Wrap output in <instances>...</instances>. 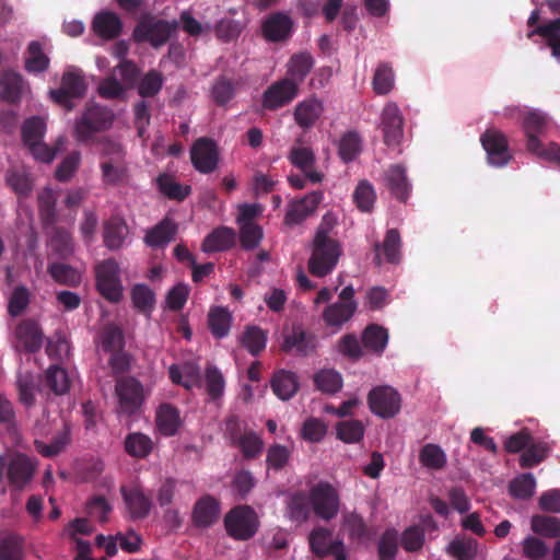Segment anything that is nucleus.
<instances>
[{
    "label": "nucleus",
    "mask_w": 560,
    "mask_h": 560,
    "mask_svg": "<svg viewBox=\"0 0 560 560\" xmlns=\"http://www.w3.org/2000/svg\"><path fill=\"white\" fill-rule=\"evenodd\" d=\"M335 221L329 214H325L316 229L312 241V253L307 262L312 276L324 278L337 266L342 254L340 243L331 236Z\"/></svg>",
    "instance_id": "nucleus-1"
},
{
    "label": "nucleus",
    "mask_w": 560,
    "mask_h": 560,
    "mask_svg": "<svg viewBox=\"0 0 560 560\" xmlns=\"http://www.w3.org/2000/svg\"><path fill=\"white\" fill-rule=\"evenodd\" d=\"M549 125L548 116L540 110H529L523 117V130L528 152L557 163L560 166V145L556 142L544 144L539 136L544 135Z\"/></svg>",
    "instance_id": "nucleus-2"
},
{
    "label": "nucleus",
    "mask_w": 560,
    "mask_h": 560,
    "mask_svg": "<svg viewBox=\"0 0 560 560\" xmlns=\"http://www.w3.org/2000/svg\"><path fill=\"white\" fill-rule=\"evenodd\" d=\"M116 412L119 417L131 418L141 412L148 397L142 383L135 376H119L116 380Z\"/></svg>",
    "instance_id": "nucleus-3"
},
{
    "label": "nucleus",
    "mask_w": 560,
    "mask_h": 560,
    "mask_svg": "<svg viewBox=\"0 0 560 560\" xmlns=\"http://www.w3.org/2000/svg\"><path fill=\"white\" fill-rule=\"evenodd\" d=\"M35 470V464L25 454L0 455V483L7 479L11 491H23L33 480Z\"/></svg>",
    "instance_id": "nucleus-4"
},
{
    "label": "nucleus",
    "mask_w": 560,
    "mask_h": 560,
    "mask_svg": "<svg viewBox=\"0 0 560 560\" xmlns=\"http://www.w3.org/2000/svg\"><path fill=\"white\" fill-rule=\"evenodd\" d=\"M86 90L88 83L82 71L69 69L63 72L60 86L49 91V96L66 112H71L75 107L74 101L83 98Z\"/></svg>",
    "instance_id": "nucleus-5"
},
{
    "label": "nucleus",
    "mask_w": 560,
    "mask_h": 560,
    "mask_svg": "<svg viewBox=\"0 0 560 560\" xmlns=\"http://www.w3.org/2000/svg\"><path fill=\"white\" fill-rule=\"evenodd\" d=\"M312 512L322 521L330 522L340 511V493L328 481L320 480L308 490Z\"/></svg>",
    "instance_id": "nucleus-6"
},
{
    "label": "nucleus",
    "mask_w": 560,
    "mask_h": 560,
    "mask_svg": "<svg viewBox=\"0 0 560 560\" xmlns=\"http://www.w3.org/2000/svg\"><path fill=\"white\" fill-rule=\"evenodd\" d=\"M177 26L176 21L143 16L136 25L132 38L136 43H149L153 48H159L168 42Z\"/></svg>",
    "instance_id": "nucleus-7"
},
{
    "label": "nucleus",
    "mask_w": 560,
    "mask_h": 560,
    "mask_svg": "<svg viewBox=\"0 0 560 560\" xmlns=\"http://www.w3.org/2000/svg\"><path fill=\"white\" fill-rule=\"evenodd\" d=\"M224 527L230 537L235 540L253 538L259 527L256 512L248 505L232 509L224 517Z\"/></svg>",
    "instance_id": "nucleus-8"
},
{
    "label": "nucleus",
    "mask_w": 560,
    "mask_h": 560,
    "mask_svg": "<svg viewBox=\"0 0 560 560\" xmlns=\"http://www.w3.org/2000/svg\"><path fill=\"white\" fill-rule=\"evenodd\" d=\"M283 341L280 346L282 352L296 357L307 358L316 353L317 337L306 330L302 325H293L282 331Z\"/></svg>",
    "instance_id": "nucleus-9"
},
{
    "label": "nucleus",
    "mask_w": 560,
    "mask_h": 560,
    "mask_svg": "<svg viewBox=\"0 0 560 560\" xmlns=\"http://www.w3.org/2000/svg\"><path fill=\"white\" fill-rule=\"evenodd\" d=\"M368 405L371 412L375 416L382 419H390L399 413L401 397L392 386H376L368 395Z\"/></svg>",
    "instance_id": "nucleus-10"
},
{
    "label": "nucleus",
    "mask_w": 560,
    "mask_h": 560,
    "mask_svg": "<svg viewBox=\"0 0 560 560\" xmlns=\"http://www.w3.org/2000/svg\"><path fill=\"white\" fill-rule=\"evenodd\" d=\"M105 128V108L94 102L86 104L82 116L74 126V136L79 142L92 143L95 137Z\"/></svg>",
    "instance_id": "nucleus-11"
},
{
    "label": "nucleus",
    "mask_w": 560,
    "mask_h": 560,
    "mask_svg": "<svg viewBox=\"0 0 560 560\" xmlns=\"http://www.w3.org/2000/svg\"><path fill=\"white\" fill-rule=\"evenodd\" d=\"M125 343L122 330L107 323V352H110L108 363L114 374H125L131 369L133 357L125 351Z\"/></svg>",
    "instance_id": "nucleus-12"
},
{
    "label": "nucleus",
    "mask_w": 560,
    "mask_h": 560,
    "mask_svg": "<svg viewBox=\"0 0 560 560\" xmlns=\"http://www.w3.org/2000/svg\"><path fill=\"white\" fill-rule=\"evenodd\" d=\"M295 28V23L289 13L276 11L268 14L261 22L260 32L267 43L288 42Z\"/></svg>",
    "instance_id": "nucleus-13"
},
{
    "label": "nucleus",
    "mask_w": 560,
    "mask_h": 560,
    "mask_svg": "<svg viewBox=\"0 0 560 560\" xmlns=\"http://www.w3.org/2000/svg\"><path fill=\"white\" fill-rule=\"evenodd\" d=\"M300 88L285 77L270 84L264 92L261 105L267 110H277L289 105L299 95Z\"/></svg>",
    "instance_id": "nucleus-14"
},
{
    "label": "nucleus",
    "mask_w": 560,
    "mask_h": 560,
    "mask_svg": "<svg viewBox=\"0 0 560 560\" xmlns=\"http://www.w3.org/2000/svg\"><path fill=\"white\" fill-rule=\"evenodd\" d=\"M480 142L487 152L488 162L492 166L502 167L512 160L509 141L500 130L494 128L487 129L480 136Z\"/></svg>",
    "instance_id": "nucleus-15"
},
{
    "label": "nucleus",
    "mask_w": 560,
    "mask_h": 560,
    "mask_svg": "<svg viewBox=\"0 0 560 560\" xmlns=\"http://www.w3.org/2000/svg\"><path fill=\"white\" fill-rule=\"evenodd\" d=\"M140 74L139 68L130 60H121L112 75H107V98H116L135 86Z\"/></svg>",
    "instance_id": "nucleus-16"
},
{
    "label": "nucleus",
    "mask_w": 560,
    "mask_h": 560,
    "mask_svg": "<svg viewBox=\"0 0 560 560\" xmlns=\"http://www.w3.org/2000/svg\"><path fill=\"white\" fill-rule=\"evenodd\" d=\"M404 116L394 102H388L381 114V128L384 135V142L388 147L399 145L404 137Z\"/></svg>",
    "instance_id": "nucleus-17"
},
{
    "label": "nucleus",
    "mask_w": 560,
    "mask_h": 560,
    "mask_svg": "<svg viewBox=\"0 0 560 560\" xmlns=\"http://www.w3.org/2000/svg\"><path fill=\"white\" fill-rule=\"evenodd\" d=\"M323 199V191L314 190L300 199L292 200L288 205L283 220L284 224L289 226L301 224L306 218L315 213Z\"/></svg>",
    "instance_id": "nucleus-18"
},
{
    "label": "nucleus",
    "mask_w": 560,
    "mask_h": 560,
    "mask_svg": "<svg viewBox=\"0 0 560 560\" xmlns=\"http://www.w3.org/2000/svg\"><path fill=\"white\" fill-rule=\"evenodd\" d=\"M190 158L194 167L202 173L209 174L213 172L219 162V152L215 142L210 138H199L195 141Z\"/></svg>",
    "instance_id": "nucleus-19"
},
{
    "label": "nucleus",
    "mask_w": 560,
    "mask_h": 560,
    "mask_svg": "<svg viewBox=\"0 0 560 560\" xmlns=\"http://www.w3.org/2000/svg\"><path fill=\"white\" fill-rule=\"evenodd\" d=\"M16 349L36 353L44 342V332L34 319H24L15 328Z\"/></svg>",
    "instance_id": "nucleus-20"
},
{
    "label": "nucleus",
    "mask_w": 560,
    "mask_h": 560,
    "mask_svg": "<svg viewBox=\"0 0 560 560\" xmlns=\"http://www.w3.org/2000/svg\"><path fill=\"white\" fill-rule=\"evenodd\" d=\"M3 54L0 51V65ZM25 81L21 73L13 69H4L0 74V100L16 105L21 102L25 89Z\"/></svg>",
    "instance_id": "nucleus-21"
},
{
    "label": "nucleus",
    "mask_w": 560,
    "mask_h": 560,
    "mask_svg": "<svg viewBox=\"0 0 560 560\" xmlns=\"http://www.w3.org/2000/svg\"><path fill=\"white\" fill-rule=\"evenodd\" d=\"M384 185L390 195L399 200L406 202L410 196L411 184L407 177L406 168L400 164L389 165L384 172Z\"/></svg>",
    "instance_id": "nucleus-22"
},
{
    "label": "nucleus",
    "mask_w": 560,
    "mask_h": 560,
    "mask_svg": "<svg viewBox=\"0 0 560 560\" xmlns=\"http://www.w3.org/2000/svg\"><path fill=\"white\" fill-rule=\"evenodd\" d=\"M128 179L129 173L121 145L107 139V183L125 184Z\"/></svg>",
    "instance_id": "nucleus-23"
},
{
    "label": "nucleus",
    "mask_w": 560,
    "mask_h": 560,
    "mask_svg": "<svg viewBox=\"0 0 560 560\" xmlns=\"http://www.w3.org/2000/svg\"><path fill=\"white\" fill-rule=\"evenodd\" d=\"M288 160L293 166L301 170L311 183L317 184L323 180L324 174L314 168L316 158L311 148L292 147Z\"/></svg>",
    "instance_id": "nucleus-24"
},
{
    "label": "nucleus",
    "mask_w": 560,
    "mask_h": 560,
    "mask_svg": "<svg viewBox=\"0 0 560 560\" xmlns=\"http://www.w3.org/2000/svg\"><path fill=\"white\" fill-rule=\"evenodd\" d=\"M270 386L275 395L281 400L291 399L300 388L298 375L284 369L273 373Z\"/></svg>",
    "instance_id": "nucleus-25"
},
{
    "label": "nucleus",
    "mask_w": 560,
    "mask_h": 560,
    "mask_svg": "<svg viewBox=\"0 0 560 560\" xmlns=\"http://www.w3.org/2000/svg\"><path fill=\"white\" fill-rule=\"evenodd\" d=\"M219 502L207 494L199 499L192 510V522L197 527H210L219 517Z\"/></svg>",
    "instance_id": "nucleus-26"
},
{
    "label": "nucleus",
    "mask_w": 560,
    "mask_h": 560,
    "mask_svg": "<svg viewBox=\"0 0 560 560\" xmlns=\"http://www.w3.org/2000/svg\"><path fill=\"white\" fill-rule=\"evenodd\" d=\"M235 242V231L232 228L220 226L206 236L201 248L205 253L224 252L232 248Z\"/></svg>",
    "instance_id": "nucleus-27"
},
{
    "label": "nucleus",
    "mask_w": 560,
    "mask_h": 560,
    "mask_svg": "<svg viewBox=\"0 0 560 560\" xmlns=\"http://www.w3.org/2000/svg\"><path fill=\"white\" fill-rule=\"evenodd\" d=\"M121 493L132 518H144L152 508L151 499L138 488L121 487Z\"/></svg>",
    "instance_id": "nucleus-28"
},
{
    "label": "nucleus",
    "mask_w": 560,
    "mask_h": 560,
    "mask_svg": "<svg viewBox=\"0 0 560 560\" xmlns=\"http://www.w3.org/2000/svg\"><path fill=\"white\" fill-rule=\"evenodd\" d=\"M176 233L177 224L166 217L147 231L144 243L153 248L164 247L174 240Z\"/></svg>",
    "instance_id": "nucleus-29"
},
{
    "label": "nucleus",
    "mask_w": 560,
    "mask_h": 560,
    "mask_svg": "<svg viewBox=\"0 0 560 560\" xmlns=\"http://www.w3.org/2000/svg\"><path fill=\"white\" fill-rule=\"evenodd\" d=\"M445 551L455 560H474L479 551V542L470 536L457 535L448 542Z\"/></svg>",
    "instance_id": "nucleus-30"
},
{
    "label": "nucleus",
    "mask_w": 560,
    "mask_h": 560,
    "mask_svg": "<svg viewBox=\"0 0 560 560\" xmlns=\"http://www.w3.org/2000/svg\"><path fill=\"white\" fill-rule=\"evenodd\" d=\"M42 382L40 375L30 371H19L16 375V388L20 401L26 406L32 407L35 404V395L39 389Z\"/></svg>",
    "instance_id": "nucleus-31"
},
{
    "label": "nucleus",
    "mask_w": 560,
    "mask_h": 560,
    "mask_svg": "<svg viewBox=\"0 0 560 560\" xmlns=\"http://www.w3.org/2000/svg\"><path fill=\"white\" fill-rule=\"evenodd\" d=\"M324 112V105L318 98H307L298 104L294 110V119L303 129L315 125Z\"/></svg>",
    "instance_id": "nucleus-32"
},
{
    "label": "nucleus",
    "mask_w": 560,
    "mask_h": 560,
    "mask_svg": "<svg viewBox=\"0 0 560 560\" xmlns=\"http://www.w3.org/2000/svg\"><path fill=\"white\" fill-rule=\"evenodd\" d=\"M341 529L347 533L349 540L362 541L370 537V528L363 516L355 511H346L341 516Z\"/></svg>",
    "instance_id": "nucleus-33"
},
{
    "label": "nucleus",
    "mask_w": 560,
    "mask_h": 560,
    "mask_svg": "<svg viewBox=\"0 0 560 560\" xmlns=\"http://www.w3.org/2000/svg\"><path fill=\"white\" fill-rule=\"evenodd\" d=\"M129 235V226L122 217L113 214L107 220V249L116 250L122 248L128 242Z\"/></svg>",
    "instance_id": "nucleus-34"
},
{
    "label": "nucleus",
    "mask_w": 560,
    "mask_h": 560,
    "mask_svg": "<svg viewBox=\"0 0 560 560\" xmlns=\"http://www.w3.org/2000/svg\"><path fill=\"white\" fill-rule=\"evenodd\" d=\"M156 427L164 436H173L180 425L178 409L171 404H162L155 416Z\"/></svg>",
    "instance_id": "nucleus-35"
},
{
    "label": "nucleus",
    "mask_w": 560,
    "mask_h": 560,
    "mask_svg": "<svg viewBox=\"0 0 560 560\" xmlns=\"http://www.w3.org/2000/svg\"><path fill=\"white\" fill-rule=\"evenodd\" d=\"M311 511L310 494L305 491H295L288 498L287 514L292 522L298 524L306 522Z\"/></svg>",
    "instance_id": "nucleus-36"
},
{
    "label": "nucleus",
    "mask_w": 560,
    "mask_h": 560,
    "mask_svg": "<svg viewBox=\"0 0 560 560\" xmlns=\"http://www.w3.org/2000/svg\"><path fill=\"white\" fill-rule=\"evenodd\" d=\"M141 544V537L133 530L107 535V558L115 556L118 547L128 553H135L139 551Z\"/></svg>",
    "instance_id": "nucleus-37"
},
{
    "label": "nucleus",
    "mask_w": 560,
    "mask_h": 560,
    "mask_svg": "<svg viewBox=\"0 0 560 560\" xmlns=\"http://www.w3.org/2000/svg\"><path fill=\"white\" fill-rule=\"evenodd\" d=\"M388 342V331L386 328L370 324L362 332V346L369 352L381 355Z\"/></svg>",
    "instance_id": "nucleus-38"
},
{
    "label": "nucleus",
    "mask_w": 560,
    "mask_h": 560,
    "mask_svg": "<svg viewBox=\"0 0 560 560\" xmlns=\"http://www.w3.org/2000/svg\"><path fill=\"white\" fill-rule=\"evenodd\" d=\"M400 247L401 240L399 232L396 229H390L386 232L384 242L382 245L375 244V262L381 265L380 250L383 249L385 260L389 264H398L400 261Z\"/></svg>",
    "instance_id": "nucleus-39"
},
{
    "label": "nucleus",
    "mask_w": 560,
    "mask_h": 560,
    "mask_svg": "<svg viewBox=\"0 0 560 560\" xmlns=\"http://www.w3.org/2000/svg\"><path fill=\"white\" fill-rule=\"evenodd\" d=\"M314 63V58L310 52L303 51L294 54L288 61V71L285 78L294 80L300 88V84L305 80L307 74L313 69Z\"/></svg>",
    "instance_id": "nucleus-40"
},
{
    "label": "nucleus",
    "mask_w": 560,
    "mask_h": 560,
    "mask_svg": "<svg viewBox=\"0 0 560 560\" xmlns=\"http://www.w3.org/2000/svg\"><path fill=\"white\" fill-rule=\"evenodd\" d=\"M551 446L548 442L536 441L534 438L532 442L525 447L520 456L518 464L521 468H532L544 462L549 453Z\"/></svg>",
    "instance_id": "nucleus-41"
},
{
    "label": "nucleus",
    "mask_w": 560,
    "mask_h": 560,
    "mask_svg": "<svg viewBox=\"0 0 560 560\" xmlns=\"http://www.w3.org/2000/svg\"><path fill=\"white\" fill-rule=\"evenodd\" d=\"M50 59L38 40H32L26 50L24 68L28 73L38 74L49 68Z\"/></svg>",
    "instance_id": "nucleus-42"
},
{
    "label": "nucleus",
    "mask_w": 560,
    "mask_h": 560,
    "mask_svg": "<svg viewBox=\"0 0 560 560\" xmlns=\"http://www.w3.org/2000/svg\"><path fill=\"white\" fill-rule=\"evenodd\" d=\"M357 307V303L336 302L324 310L323 318L327 326L340 327L353 316Z\"/></svg>",
    "instance_id": "nucleus-43"
},
{
    "label": "nucleus",
    "mask_w": 560,
    "mask_h": 560,
    "mask_svg": "<svg viewBox=\"0 0 560 560\" xmlns=\"http://www.w3.org/2000/svg\"><path fill=\"white\" fill-rule=\"evenodd\" d=\"M231 324L232 315L226 308L215 306L210 310L208 314V326L215 338L222 339L226 337L230 332Z\"/></svg>",
    "instance_id": "nucleus-44"
},
{
    "label": "nucleus",
    "mask_w": 560,
    "mask_h": 560,
    "mask_svg": "<svg viewBox=\"0 0 560 560\" xmlns=\"http://www.w3.org/2000/svg\"><path fill=\"white\" fill-rule=\"evenodd\" d=\"M47 271L54 281L61 285L77 288L81 283L80 272L68 264L51 262Z\"/></svg>",
    "instance_id": "nucleus-45"
},
{
    "label": "nucleus",
    "mask_w": 560,
    "mask_h": 560,
    "mask_svg": "<svg viewBox=\"0 0 560 560\" xmlns=\"http://www.w3.org/2000/svg\"><path fill=\"white\" fill-rule=\"evenodd\" d=\"M153 450V441L147 434L129 433L125 439V451L135 458H147Z\"/></svg>",
    "instance_id": "nucleus-46"
},
{
    "label": "nucleus",
    "mask_w": 560,
    "mask_h": 560,
    "mask_svg": "<svg viewBox=\"0 0 560 560\" xmlns=\"http://www.w3.org/2000/svg\"><path fill=\"white\" fill-rule=\"evenodd\" d=\"M530 528L538 536L558 538L560 537V518L536 514L530 518Z\"/></svg>",
    "instance_id": "nucleus-47"
},
{
    "label": "nucleus",
    "mask_w": 560,
    "mask_h": 560,
    "mask_svg": "<svg viewBox=\"0 0 560 560\" xmlns=\"http://www.w3.org/2000/svg\"><path fill=\"white\" fill-rule=\"evenodd\" d=\"M159 190L168 199L183 201L191 191L189 186H183L168 174H161L156 178Z\"/></svg>",
    "instance_id": "nucleus-48"
},
{
    "label": "nucleus",
    "mask_w": 560,
    "mask_h": 560,
    "mask_svg": "<svg viewBox=\"0 0 560 560\" xmlns=\"http://www.w3.org/2000/svg\"><path fill=\"white\" fill-rule=\"evenodd\" d=\"M24 539L15 534L0 538V560H24Z\"/></svg>",
    "instance_id": "nucleus-49"
},
{
    "label": "nucleus",
    "mask_w": 560,
    "mask_h": 560,
    "mask_svg": "<svg viewBox=\"0 0 560 560\" xmlns=\"http://www.w3.org/2000/svg\"><path fill=\"white\" fill-rule=\"evenodd\" d=\"M311 551L319 559L329 556L332 549L334 540L330 539V532L325 527L313 529L308 538Z\"/></svg>",
    "instance_id": "nucleus-50"
},
{
    "label": "nucleus",
    "mask_w": 560,
    "mask_h": 560,
    "mask_svg": "<svg viewBox=\"0 0 560 560\" xmlns=\"http://www.w3.org/2000/svg\"><path fill=\"white\" fill-rule=\"evenodd\" d=\"M362 150V140L357 131H348L339 140L338 154L345 163L352 162Z\"/></svg>",
    "instance_id": "nucleus-51"
},
{
    "label": "nucleus",
    "mask_w": 560,
    "mask_h": 560,
    "mask_svg": "<svg viewBox=\"0 0 560 560\" xmlns=\"http://www.w3.org/2000/svg\"><path fill=\"white\" fill-rule=\"evenodd\" d=\"M45 132L46 122L39 116L26 118L21 128L22 140L26 147L43 140Z\"/></svg>",
    "instance_id": "nucleus-52"
},
{
    "label": "nucleus",
    "mask_w": 560,
    "mask_h": 560,
    "mask_svg": "<svg viewBox=\"0 0 560 560\" xmlns=\"http://www.w3.org/2000/svg\"><path fill=\"white\" fill-rule=\"evenodd\" d=\"M352 198L353 202L360 211L371 212L376 200V192L373 185L369 180L362 179L358 183Z\"/></svg>",
    "instance_id": "nucleus-53"
},
{
    "label": "nucleus",
    "mask_w": 560,
    "mask_h": 560,
    "mask_svg": "<svg viewBox=\"0 0 560 560\" xmlns=\"http://www.w3.org/2000/svg\"><path fill=\"white\" fill-rule=\"evenodd\" d=\"M314 383L318 390L331 395L341 389L342 377L335 370L324 369L315 373Z\"/></svg>",
    "instance_id": "nucleus-54"
},
{
    "label": "nucleus",
    "mask_w": 560,
    "mask_h": 560,
    "mask_svg": "<svg viewBox=\"0 0 560 560\" xmlns=\"http://www.w3.org/2000/svg\"><path fill=\"white\" fill-rule=\"evenodd\" d=\"M131 300L133 307L145 315H150L155 305V294L147 284L133 285Z\"/></svg>",
    "instance_id": "nucleus-55"
},
{
    "label": "nucleus",
    "mask_w": 560,
    "mask_h": 560,
    "mask_svg": "<svg viewBox=\"0 0 560 560\" xmlns=\"http://www.w3.org/2000/svg\"><path fill=\"white\" fill-rule=\"evenodd\" d=\"M45 385L56 395H63L70 388V380L65 369L51 365L45 373Z\"/></svg>",
    "instance_id": "nucleus-56"
},
{
    "label": "nucleus",
    "mask_w": 560,
    "mask_h": 560,
    "mask_svg": "<svg viewBox=\"0 0 560 560\" xmlns=\"http://www.w3.org/2000/svg\"><path fill=\"white\" fill-rule=\"evenodd\" d=\"M536 479L530 472L522 474L509 485L510 494L518 500H528L535 493Z\"/></svg>",
    "instance_id": "nucleus-57"
},
{
    "label": "nucleus",
    "mask_w": 560,
    "mask_h": 560,
    "mask_svg": "<svg viewBox=\"0 0 560 560\" xmlns=\"http://www.w3.org/2000/svg\"><path fill=\"white\" fill-rule=\"evenodd\" d=\"M50 246L59 258L67 259L74 252L71 234L63 228H55L50 237Z\"/></svg>",
    "instance_id": "nucleus-58"
},
{
    "label": "nucleus",
    "mask_w": 560,
    "mask_h": 560,
    "mask_svg": "<svg viewBox=\"0 0 560 560\" xmlns=\"http://www.w3.org/2000/svg\"><path fill=\"white\" fill-rule=\"evenodd\" d=\"M398 553V532L386 528L377 541V557L380 560H394Z\"/></svg>",
    "instance_id": "nucleus-59"
},
{
    "label": "nucleus",
    "mask_w": 560,
    "mask_h": 560,
    "mask_svg": "<svg viewBox=\"0 0 560 560\" xmlns=\"http://www.w3.org/2000/svg\"><path fill=\"white\" fill-rule=\"evenodd\" d=\"M5 182L20 199L28 197L33 190V182L24 171L10 170L5 175Z\"/></svg>",
    "instance_id": "nucleus-60"
},
{
    "label": "nucleus",
    "mask_w": 560,
    "mask_h": 560,
    "mask_svg": "<svg viewBox=\"0 0 560 560\" xmlns=\"http://www.w3.org/2000/svg\"><path fill=\"white\" fill-rule=\"evenodd\" d=\"M419 460L422 466L439 470L446 465V455L439 445L428 443L420 450Z\"/></svg>",
    "instance_id": "nucleus-61"
},
{
    "label": "nucleus",
    "mask_w": 560,
    "mask_h": 560,
    "mask_svg": "<svg viewBox=\"0 0 560 560\" xmlns=\"http://www.w3.org/2000/svg\"><path fill=\"white\" fill-rule=\"evenodd\" d=\"M38 211L44 225H51L56 221V196L52 189L44 188L37 197Z\"/></svg>",
    "instance_id": "nucleus-62"
},
{
    "label": "nucleus",
    "mask_w": 560,
    "mask_h": 560,
    "mask_svg": "<svg viewBox=\"0 0 560 560\" xmlns=\"http://www.w3.org/2000/svg\"><path fill=\"white\" fill-rule=\"evenodd\" d=\"M267 343V334L257 326H247L242 336V345L252 355H258Z\"/></svg>",
    "instance_id": "nucleus-63"
},
{
    "label": "nucleus",
    "mask_w": 560,
    "mask_h": 560,
    "mask_svg": "<svg viewBox=\"0 0 560 560\" xmlns=\"http://www.w3.org/2000/svg\"><path fill=\"white\" fill-rule=\"evenodd\" d=\"M364 425L357 419L340 421L336 425L337 438L346 443H358L363 439Z\"/></svg>",
    "instance_id": "nucleus-64"
}]
</instances>
